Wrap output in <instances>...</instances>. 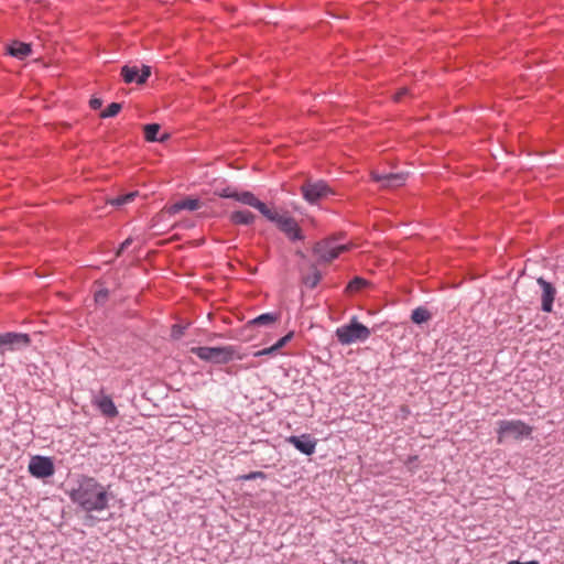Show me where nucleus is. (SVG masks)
<instances>
[{"instance_id": "f257e3e1", "label": "nucleus", "mask_w": 564, "mask_h": 564, "mask_svg": "<svg viewBox=\"0 0 564 564\" xmlns=\"http://www.w3.org/2000/svg\"><path fill=\"white\" fill-rule=\"evenodd\" d=\"M68 496L74 505L88 513L105 511L109 508V501L112 498L109 486L86 475L78 476Z\"/></svg>"}, {"instance_id": "f03ea898", "label": "nucleus", "mask_w": 564, "mask_h": 564, "mask_svg": "<svg viewBox=\"0 0 564 564\" xmlns=\"http://www.w3.org/2000/svg\"><path fill=\"white\" fill-rule=\"evenodd\" d=\"M260 214L269 221L274 223L275 226L282 231L290 241H302L304 235L295 218L288 213L279 214L276 210L270 209L263 202L262 207L258 209Z\"/></svg>"}, {"instance_id": "7ed1b4c3", "label": "nucleus", "mask_w": 564, "mask_h": 564, "mask_svg": "<svg viewBox=\"0 0 564 564\" xmlns=\"http://www.w3.org/2000/svg\"><path fill=\"white\" fill-rule=\"evenodd\" d=\"M497 443L503 444L508 440L521 441L532 435L533 429L521 420H500L497 422Z\"/></svg>"}, {"instance_id": "20e7f679", "label": "nucleus", "mask_w": 564, "mask_h": 564, "mask_svg": "<svg viewBox=\"0 0 564 564\" xmlns=\"http://www.w3.org/2000/svg\"><path fill=\"white\" fill-rule=\"evenodd\" d=\"M336 338L341 345H351L355 343L366 341L370 335V329L352 317L348 324L337 327L335 330Z\"/></svg>"}, {"instance_id": "39448f33", "label": "nucleus", "mask_w": 564, "mask_h": 564, "mask_svg": "<svg viewBox=\"0 0 564 564\" xmlns=\"http://www.w3.org/2000/svg\"><path fill=\"white\" fill-rule=\"evenodd\" d=\"M191 352L197 356L200 360L225 365L234 359L235 348L232 346L224 347H193Z\"/></svg>"}, {"instance_id": "423d86ee", "label": "nucleus", "mask_w": 564, "mask_h": 564, "mask_svg": "<svg viewBox=\"0 0 564 564\" xmlns=\"http://www.w3.org/2000/svg\"><path fill=\"white\" fill-rule=\"evenodd\" d=\"M348 250V245L337 243L336 239L328 238L318 241L314 247V253L323 262H330Z\"/></svg>"}, {"instance_id": "0eeeda50", "label": "nucleus", "mask_w": 564, "mask_h": 564, "mask_svg": "<svg viewBox=\"0 0 564 564\" xmlns=\"http://www.w3.org/2000/svg\"><path fill=\"white\" fill-rule=\"evenodd\" d=\"M31 344V338L25 333L7 332L0 333V355L7 351H18L26 348Z\"/></svg>"}, {"instance_id": "6e6552de", "label": "nucleus", "mask_w": 564, "mask_h": 564, "mask_svg": "<svg viewBox=\"0 0 564 564\" xmlns=\"http://www.w3.org/2000/svg\"><path fill=\"white\" fill-rule=\"evenodd\" d=\"M301 193L304 199L310 204H316L319 199L333 194L332 189L324 181L304 183L301 186Z\"/></svg>"}, {"instance_id": "1a4fd4ad", "label": "nucleus", "mask_w": 564, "mask_h": 564, "mask_svg": "<svg viewBox=\"0 0 564 564\" xmlns=\"http://www.w3.org/2000/svg\"><path fill=\"white\" fill-rule=\"evenodd\" d=\"M29 473L39 479L48 478L54 475L55 466L51 457L35 455L30 459Z\"/></svg>"}, {"instance_id": "9d476101", "label": "nucleus", "mask_w": 564, "mask_h": 564, "mask_svg": "<svg viewBox=\"0 0 564 564\" xmlns=\"http://www.w3.org/2000/svg\"><path fill=\"white\" fill-rule=\"evenodd\" d=\"M217 195L221 198H232L243 205L253 207L257 210L262 207V202L249 191H237L236 188L227 186L218 191Z\"/></svg>"}, {"instance_id": "9b49d317", "label": "nucleus", "mask_w": 564, "mask_h": 564, "mask_svg": "<svg viewBox=\"0 0 564 564\" xmlns=\"http://www.w3.org/2000/svg\"><path fill=\"white\" fill-rule=\"evenodd\" d=\"M536 283L541 288V310L544 313L553 312V304L557 294L556 288L544 278L536 279Z\"/></svg>"}, {"instance_id": "f8f14e48", "label": "nucleus", "mask_w": 564, "mask_h": 564, "mask_svg": "<svg viewBox=\"0 0 564 564\" xmlns=\"http://www.w3.org/2000/svg\"><path fill=\"white\" fill-rule=\"evenodd\" d=\"M91 403L106 417L113 419L119 414L112 399L104 390L93 397Z\"/></svg>"}, {"instance_id": "ddd939ff", "label": "nucleus", "mask_w": 564, "mask_h": 564, "mask_svg": "<svg viewBox=\"0 0 564 564\" xmlns=\"http://www.w3.org/2000/svg\"><path fill=\"white\" fill-rule=\"evenodd\" d=\"M371 178L381 184L382 187H399L404 184L406 175L404 173H383L380 171H372Z\"/></svg>"}, {"instance_id": "4468645a", "label": "nucleus", "mask_w": 564, "mask_h": 564, "mask_svg": "<svg viewBox=\"0 0 564 564\" xmlns=\"http://www.w3.org/2000/svg\"><path fill=\"white\" fill-rule=\"evenodd\" d=\"M286 442L305 455H312L315 452L316 440L310 434L292 435L286 438Z\"/></svg>"}, {"instance_id": "2eb2a0df", "label": "nucleus", "mask_w": 564, "mask_h": 564, "mask_svg": "<svg viewBox=\"0 0 564 564\" xmlns=\"http://www.w3.org/2000/svg\"><path fill=\"white\" fill-rule=\"evenodd\" d=\"M199 207L200 202L198 198L186 197L182 200L175 202L166 206L165 210L169 215L173 216L180 213L181 210H197Z\"/></svg>"}, {"instance_id": "dca6fc26", "label": "nucleus", "mask_w": 564, "mask_h": 564, "mask_svg": "<svg viewBox=\"0 0 564 564\" xmlns=\"http://www.w3.org/2000/svg\"><path fill=\"white\" fill-rule=\"evenodd\" d=\"M229 220L234 225H252L256 220V215L247 209L232 212L229 216Z\"/></svg>"}, {"instance_id": "f3484780", "label": "nucleus", "mask_w": 564, "mask_h": 564, "mask_svg": "<svg viewBox=\"0 0 564 564\" xmlns=\"http://www.w3.org/2000/svg\"><path fill=\"white\" fill-rule=\"evenodd\" d=\"M281 317V314L278 313V312H269V313H263L257 317H254L253 319L249 321V325L250 326H272L273 324H275Z\"/></svg>"}, {"instance_id": "a211bd4d", "label": "nucleus", "mask_w": 564, "mask_h": 564, "mask_svg": "<svg viewBox=\"0 0 564 564\" xmlns=\"http://www.w3.org/2000/svg\"><path fill=\"white\" fill-rule=\"evenodd\" d=\"M31 45L28 43L14 41L8 46V53L17 58L24 59L31 54Z\"/></svg>"}, {"instance_id": "6ab92c4d", "label": "nucleus", "mask_w": 564, "mask_h": 564, "mask_svg": "<svg viewBox=\"0 0 564 564\" xmlns=\"http://www.w3.org/2000/svg\"><path fill=\"white\" fill-rule=\"evenodd\" d=\"M160 124L158 123H149L143 128L144 138L149 142L163 141L164 138H159L158 133L160 132Z\"/></svg>"}, {"instance_id": "aec40b11", "label": "nucleus", "mask_w": 564, "mask_h": 564, "mask_svg": "<svg viewBox=\"0 0 564 564\" xmlns=\"http://www.w3.org/2000/svg\"><path fill=\"white\" fill-rule=\"evenodd\" d=\"M121 76L127 84L137 83L139 77V69L137 66L124 65L121 68Z\"/></svg>"}, {"instance_id": "412c9836", "label": "nucleus", "mask_w": 564, "mask_h": 564, "mask_svg": "<svg viewBox=\"0 0 564 564\" xmlns=\"http://www.w3.org/2000/svg\"><path fill=\"white\" fill-rule=\"evenodd\" d=\"M431 318V313L424 307H416L412 311L411 319L415 324H422Z\"/></svg>"}, {"instance_id": "4be33fe9", "label": "nucleus", "mask_w": 564, "mask_h": 564, "mask_svg": "<svg viewBox=\"0 0 564 564\" xmlns=\"http://www.w3.org/2000/svg\"><path fill=\"white\" fill-rule=\"evenodd\" d=\"M138 192H130L123 195H119L111 200V204L115 206H123L134 200Z\"/></svg>"}, {"instance_id": "5701e85b", "label": "nucleus", "mask_w": 564, "mask_h": 564, "mask_svg": "<svg viewBox=\"0 0 564 564\" xmlns=\"http://www.w3.org/2000/svg\"><path fill=\"white\" fill-rule=\"evenodd\" d=\"M367 285H368L367 280H365L364 278H360V276H356L348 283L347 289L350 292H358V291L362 290L364 288H366Z\"/></svg>"}, {"instance_id": "b1692460", "label": "nucleus", "mask_w": 564, "mask_h": 564, "mask_svg": "<svg viewBox=\"0 0 564 564\" xmlns=\"http://www.w3.org/2000/svg\"><path fill=\"white\" fill-rule=\"evenodd\" d=\"M121 105L118 102H111L101 113L102 118H111L119 113Z\"/></svg>"}, {"instance_id": "393cba45", "label": "nucleus", "mask_w": 564, "mask_h": 564, "mask_svg": "<svg viewBox=\"0 0 564 564\" xmlns=\"http://www.w3.org/2000/svg\"><path fill=\"white\" fill-rule=\"evenodd\" d=\"M186 326L174 324L171 329V337L175 340L180 339L185 334Z\"/></svg>"}, {"instance_id": "a878e982", "label": "nucleus", "mask_w": 564, "mask_h": 564, "mask_svg": "<svg viewBox=\"0 0 564 564\" xmlns=\"http://www.w3.org/2000/svg\"><path fill=\"white\" fill-rule=\"evenodd\" d=\"M267 475L263 471H250L248 474L241 475L239 477L240 480H253V479H265Z\"/></svg>"}, {"instance_id": "bb28decb", "label": "nucleus", "mask_w": 564, "mask_h": 564, "mask_svg": "<svg viewBox=\"0 0 564 564\" xmlns=\"http://www.w3.org/2000/svg\"><path fill=\"white\" fill-rule=\"evenodd\" d=\"M321 281V273L315 271L312 275L305 278V284L310 288H315Z\"/></svg>"}, {"instance_id": "cd10ccee", "label": "nucleus", "mask_w": 564, "mask_h": 564, "mask_svg": "<svg viewBox=\"0 0 564 564\" xmlns=\"http://www.w3.org/2000/svg\"><path fill=\"white\" fill-rule=\"evenodd\" d=\"M278 348H275L274 345L268 348H263L261 350H258L253 354L254 357H262V356H273L278 354Z\"/></svg>"}, {"instance_id": "c85d7f7f", "label": "nucleus", "mask_w": 564, "mask_h": 564, "mask_svg": "<svg viewBox=\"0 0 564 564\" xmlns=\"http://www.w3.org/2000/svg\"><path fill=\"white\" fill-rule=\"evenodd\" d=\"M151 75V67L143 65L141 73L139 72L138 84H143Z\"/></svg>"}, {"instance_id": "c756f323", "label": "nucleus", "mask_w": 564, "mask_h": 564, "mask_svg": "<svg viewBox=\"0 0 564 564\" xmlns=\"http://www.w3.org/2000/svg\"><path fill=\"white\" fill-rule=\"evenodd\" d=\"M294 336V333L293 332H289L286 335H284L283 337H281L275 344V348H278V350H280L281 348H283L289 341H291V339L293 338Z\"/></svg>"}, {"instance_id": "7c9ffc66", "label": "nucleus", "mask_w": 564, "mask_h": 564, "mask_svg": "<svg viewBox=\"0 0 564 564\" xmlns=\"http://www.w3.org/2000/svg\"><path fill=\"white\" fill-rule=\"evenodd\" d=\"M109 292L106 289L99 290L95 293V301L98 304H104L108 299Z\"/></svg>"}, {"instance_id": "2f4dec72", "label": "nucleus", "mask_w": 564, "mask_h": 564, "mask_svg": "<svg viewBox=\"0 0 564 564\" xmlns=\"http://www.w3.org/2000/svg\"><path fill=\"white\" fill-rule=\"evenodd\" d=\"M132 243V238H127L119 247L117 251V256L122 254V252Z\"/></svg>"}, {"instance_id": "473e14b6", "label": "nucleus", "mask_w": 564, "mask_h": 564, "mask_svg": "<svg viewBox=\"0 0 564 564\" xmlns=\"http://www.w3.org/2000/svg\"><path fill=\"white\" fill-rule=\"evenodd\" d=\"M91 109L97 110L101 107L102 101L99 98H91L89 101Z\"/></svg>"}, {"instance_id": "72a5a7b5", "label": "nucleus", "mask_w": 564, "mask_h": 564, "mask_svg": "<svg viewBox=\"0 0 564 564\" xmlns=\"http://www.w3.org/2000/svg\"><path fill=\"white\" fill-rule=\"evenodd\" d=\"M507 564H540L538 561H529V562H520V561H509Z\"/></svg>"}, {"instance_id": "f704fd0d", "label": "nucleus", "mask_w": 564, "mask_h": 564, "mask_svg": "<svg viewBox=\"0 0 564 564\" xmlns=\"http://www.w3.org/2000/svg\"><path fill=\"white\" fill-rule=\"evenodd\" d=\"M416 460H417V456H415V455H414V456H409V457H408V459H406V462H405V464H406L408 466H410L411 464H413V463H414V462H416Z\"/></svg>"}, {"instance_id": "c9c22d12", "label": "nucleus", "mask_w": 564, "mask_h": 564, "mask_svg": "<svg viewBox=\"0 0 564 564\" xmlns=\"http://www.w3.org/2000/svg\"><path fill=\"white\" fill-rule=\"evenodd\" d=\"M405 94H406V89H402L401 91H399V93L397 94L395 99H397V100H400V99H401V97H402L403 95H405Z\"/></svg>"}]
</instances>
